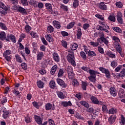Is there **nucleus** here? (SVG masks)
<instances>
[{
    "label": "nucleus",
    "mask_w": 125,
    "mask_h": 125,
    "mask_svg": "<svg viewBox=\"0 0 125 125\" xmlns=\"http://www.w3.org/2000/svg\"><path fill=\"white\" fill-rule=\"evenodd\" d=\"M68 53L67 56H66V59L69 63H70L71 65L73 67H76V62L75 61V56H74V53L72 52H70V50H68Z\"/></svg>",
    "instance_id": "f257e3e1"
},
{
    "label": "nucleus",
    "mask_w": 125,
    "mask_h": 125,
    "mask_svg": "<svg viewBox=\"0 0 125 125\" xmlns=\"http://www.w3.org/2000/svg\"><path fill=\"white\" fill-rule=\"evenodd\" d=\"M11 50H7L3 54V56L7 61H10L11 60Z\"/></svg>",
    "instance_id": "f03ea898"
},
{
    "label": "nucleus",
    "mask_w": 125,
    "mask_h": 125,
    "mask_svg": "<svg viewBox=\"0 0 125 125\" xmlns=\"http://www.w3.org/2000/svg\"><path fill=\"white\" fill-rule=\"evenodd\" d=\"M99 70L103 73V74H105L106 78L108 79H109V78L111 77V75L110 74V72L109 70L103 67H100Z\"/></svg>",
    "instance_id": "7ed1b4c3"
},
{
    "label": "nucleus",
    "mask_w": 125,
    "mask_h": 125,
    "mask_svg": "<svg viewBox=\"0 0 125 125\" xmlns=\"http://www.w3.org/2000/svg\"><path fill=\"white\" fill-rule=\"evenodd\" d=\"M56 93L59 98H61V99H64L66 97V95H67V92L64 90H62L61 91H56Z\"/></svg>",
    "instance_id": "20e7f679"
},
{
    "label": "nucleus",
    "mask_w": 125,
    "mask_h": 125,
    "mask_svg": "<svg viewBox=\"0 0 125 125\" xmlns=\"http://www.w3.org/2000/svg\"><path fill=\"white\" fill-rule=\"evenodd\" d=\"M10 40L12 42H14V43H16V38L15 37V36L13 34H8L6 38V42H9Z\"/></svg>",
    "instance_id": "39448f33"
},
{
    "label": "nucleus",
    "mask_w": 125,
    "mask_h": 125,
    "mask_svg": "<svg viewBox=\"0 0 125 125\" xmlns=\"http://www.w3.org/2000/svg\"><path fill=\"white\" fill-rule=\"evenodd\" d=\"M67 73L68 75V78L70 80H74L75 79V73H74V70H73V69H68Z\"/></svg>",
    "instance_id": "423d86ee"
},
{
    "label": "nucleus",
    "mask_w": 125,
    "mask_h": 125,
    "mask_svg": "<svg viewBox=\"0 0 125 125\" xmlns=\"http://www.w3.org/2000/svg\"><path fill=\"white\" fill-rule=\"evenodd\" d=\"M100 40L104 42L106 45H108V43L109 42V40H107V39L105 38V36L104 35V33L103 32H100Z\"/></svg>",
    "instance_id": "0eeeda50"
},
{
    "label": "nucleus",
    "mask_w": 125,
    "mask_h": 125,
    "mask_svg": "<svg viewBox=\"0 0 125 125\" xmlns=\"http://www.w3.org/2000/svg\"><path fill=\"white\" fill-rule=\"evenodd\" d=\"M109 92L111 96H113V97H116V96H117V90L115 87H111L109 89Z\"/></svg>",
    "instance_id": "6e6552de"
},
{
    "label": "nucleus",
    "mask_w": 125,
    "mask_h": 125,
    "mask_svg": "<svg viewBox=\"0 0 125 125\" xmlns=\"http://www.w3.org/2000/svg\"><path fill=\"white\" fill-rule=\"evenodd\" d=\"M57 82L59 85H61L62 87L66 88L67 86V84H65V82L64 81L62 80V79H60L59 78L57 79Z\"/></svg>",
    "instance_id": "1a4fd4ad"
},
{
    "label": "nucleus",
    "mask_w": 125,
    "mask_h": 125,
    "mask_svg": "<svg viewBox=\"0 0 125 125\" xmlns=\"http://www.w3.org/2000/svg\"><path fill=\"white\" fill-rule=\"evenodd\" d=\"M1 110L3 112L2 117L3 119H7L9 116V112L6 111V108L2 107Z\"/></svg>",
    "instance_id": "9d476101"
},
{
    "label": "nucleus",
    "mask_w": 125,
    "mask_h": 125,
    "mask_svg": "<svg viewBox=\"0 0 125 125\" xmlns=\"http://www.w3.org/2000/svg\"><path fill=\"white\" fill-rule=\"evenodd\" d=\"M16 8L19 12H20V13H21L23 15L24 14H27V12L26 11V9L23 8V7L20 6H17Z\"/></svg>",
    "instance_id": "9b49d317"
},
{
    "label": "nucleus",
    "mask_w": 125,
    "mask_h": 125,
    "mask_svg": "<svg viewBox=\"0 0 125 125\" xmlns=\"http://www.w3.org/2000/svg\"><path fill=\"white\" fill-rule=\"evenodd\" d=\"M34 119L35 122H36L37 124L38 125H42V118L38 115L34 116Z\"/></svg>",
    "instance_id": "f8f14e48"
},
{
    "label": "nucleus",
    "mask_w": 125,
    "mask_h": 125,
    "mask_svg": "<svg viewBox=\"0 0 125 125\" xmlns=\"http://www.w3.org/2000/svg\"><path fill=\"white\" fill-rule=\"evenodd\" d=\"M105 54L108 56V57H110V58L113 59H115L116 58V55L111 51H107L105 52Z\"/></svg>",
    "instance_id": "ddd939ff"
},
{
    "label": "nucleus",
    "mask_w": 125,
    "mask_h": 125,
    "mask_svg": "<svg viewBox=\"0 0 125 125\" xmlns=\"http://www.w3.org/2000/svg\"><path fill=\"white\" fill-rule=\"evenodd\" d=\"M45 39L49 42H54L53 37L50 34H47L45 35Z\"/></svg>",
    "instance_id": "4468645a"
},
{
    "label": "nucleus",
    "mask_w": 125,
    "mask_h": 125,
    "mask_svg": "<svg viewBox=\"0 0 125 125\" xmlns=\"http://www.w3.org/2000/svg\"><path fill=\"white\" fill-rule=\"evenodd\" d=\"M99 7L102 10H107V5L105 4V2H101L99 3Z\"/></svg>",
    "instance_id": "2eb2a0df"
},
{
    "label": "nucleus",
    "mask_w": 125,
    "mask_h": 125,
    "mask_svg": "<svg viewBox=\"0 0 125 125\" xmlns=\"http://www.w3.org/2000/svg\"><path fill=\"white\" fill-rule=\"evenodd\" d=\"M52 24L54 27L57 29H60V28H61V24H60V22L57 21H53Z\"/></svg>",
    "instance_id": "dca6fc26"
},
{
    "label": "nucleus",
    "mask_w": 125,
    "mask_h": 125,
    "mask_svg": "<svg viewBox=\"0 0 125 125\" xmlns=\"http://www.w3.org/2000/svg\"><path fill=\"white\" fill-rule=\"evenodd\" d=\"M53 58L55 62H59L60 61V57L57 53H54L53 54Z\"/></svg>",
    "instance_id": "f3484780"
},
{
    "label": "nucleus",
    "mask_w": 125,
    "mask_h": 125,
    "mask_svg": "<svg viewBox=\"0 0 125 125\" xmlns=\"http://www.w3.org/2000/svg\"><path fill=\"white\" fill-rule=\"evenodd\" d=\"M43 56H44L43 53H42V52H39L37 55V59L38 61L42 60V58H43Z\"/></svg>",
    "instance_id": "a211bd4d"
},
{
    "label": "nucleus",
    "mask_w": 125,
    "mask_h": 125,
    "mask_svg": "<svg viewBox=\"0 0 125 125\" xmlns=\"http://www.w3.org/2000/svg\"><path fill=\"white\" fill-rule=\"evenodd\" d=\"M114 47L116 48V51L118 52H122V46L119 43H116V44L114 46Z\"/></svg>",
    "instance_id": "6ab92c4d"
},
{
    "label": "nucleus",
    "mask_w": 125,
    "mask_h": 125,
    "mask_svg": "<svg viewBox=\"0 0 125 125\" xmlns=\"http://www.w3.org/2000/svg\"><path fill=\"white\" fill-rule=\"evenodd\" d=\"M118 112V110L117 109L114 108H111L108 110V114L109 115H115V114H116V113Z\"/></svg>",
    "instance_id": "aec40b11"
},
{
    "label": "nucleus",
    "mask_w": 125,
    "mask_h": 125,
    "mask_svg": "<svg viewBox=\"0 0 125 125\" xmlns=\"http://www.w3.org/2000/svg\"><path fill=\"white\" fill-rule=\"evenodd\" d=\"M57 69H58L57 65H54L51 69L50 74L51 75H54L55 74V72L57 71Z\"/></svg>",
    "instance_id": "412c9836"
},
{
    "label": "nucleus",
    "mask_w": 125,
    "mask_h": 125,
    "mask_svg": "<svg viewBox=\"0 0 125 125\" xmlns=\"http://www.w3.org/2000/svg\"><path fill=\"white\" fill-rule=\"evenodd\" d=\"M88 72L90 75V76H93L94 77H96V75H99V72H98L95 70L90 69V70H89Z\"/></svg>",
    "instance_id": "4be33fe9"
},
{
    "label": "nucleus",
    "mask_w": 125,
    "mask_h": 125,
    "mask_svg": "<svg viewBox=\"0 0 125 125\" xmlns=\"http://www.w3.org/2000/svg\"><path fill=\"white\" fill-rule=\"evenodd\" d=\"M0 40L1 41H4V40L6 41V34H5V32H0Z\"/></svg>",
    "instance_id": "5701e85b"
},
{
    "label": "nucleus",
    "mask_w": 125,
    "mask_h": 125,
    "mask_svg": "<svg viewBox=\"0 0 125 125\" xmlns=\"http://www.w3.org/2000/svg\"><path fill=\"white\" fill-rule=\"evenodd\" d=\"M91 101L92 102V103L93 104H98V99L96 98L95 96H92L90 98Z\"/></svg>",
    "instance_id": "b1692460"
},
{
    "label": "nucleus",
    "mask_w": 125,
    "mask_h": 125,
    "mask_svg": "<svg viewBox=\"0 0 125 125\" xmlns=\"http://www.w3.org/2000/svg\"><path fill=\"white\" fill-rule=\"evenodd\" d=\"M37 84L39 88H43V85H44V83L41 81V80H39L37 81Z\"/></svg>",
    "instance_id": "393cba45"
},
{
    "label": "nucleus",
    "mask_w": 125,
    "mask_h": 125,
    "mask_svg": "<svg viewBox=\"0 0 125 125\" xmlns=\"http://www.w3.org/2000/svg\"><path fill=\"white\" fill-rule=\"evenodd\" d=\"M62 104L63 107H68V106H72L73 105L70 101L68 102H62Z\"/></svg>",
    "instance_id": "a878e982"
},
{
    "label": "nucleus",
    "mask_w": 125,
    "mask_h": 125,
    "mask_svg": "<svg viewBox=\"0 0 125 125\" xmlns=\"http://www.w3.org/2000/svg\"><path fill=\"white\" fill-rule=\"evenodd\" d=\"M24 30L27 34H29V33H30L31 31V30H32V27L28 24H26L24 26Z\"/></svg>",
    "instance_id": "bb28decb"
},
{
    "label": "nucleus",
    "mask_w": 125,
    "mask_h": 125,
    "mask_svg": "<svg viewBox=\"0 0 125 125\" xmlns=\"http://www.w3.org/2000/svg\"><path fill=\"white\" fill-rule=\"evenodd\" d=\"M80 104L82 105L83 106H84V107H85L86 108H89V104L88 103L84 101H80Z\"/></svg>",
    "instance_id": "cd10ccee"
},
{
    "label": "nucleus",
    "mask_w": 125,
    "mask_h": 125,
    "mask_svg": "<svg viewBox=\"0 0 125 125\" xmlns=\"http://www.w3.org/2000/svg\"><path fill=\"white\" fill-rule=\"evenodd\" d=\"M77 32V39H80L82 37V35H83V33H82V29L78 28Z\"/></svg>",
    "instance_id": "c85d7f7f"
},
{
    "label": "nucleus",
    "mask_w": 125,
    "mask_h": 125,
    "mask_svg": "<svg viewBox=\"0 0 125 125\" xmlns=\"http://www.w3.org/2000/svg\"><path fill=\"white\" fill-rule=\"evenodd\" d=\"M75 24H76V22L75 21H72L70 23H69L68 24H67L66 28L68 30H70V29H72L75 26Z\"/></svg>",
    "instance_id": "c756f323"
},
{
    "label": "nucleus",
    "mask_w": 125,
    "mask_h": 125,
    "mask_svg": "<svg viewBox=\"0 0 125 125\" xmlns=\"http://www.w3.org/2000/svg\"><path fill=\"white\" fill-rule=\"evenodd\" d=\"M0 7L5 10V11H7L8 8H7L6 6L4 4V3H2V2L0 1Z\"/></svg>",
    "instance_id": "7c9ffc66"
},
{
    "label": "nucleus",
    "mask_w": 125,
    "mask_h": 125,
    "mask_svg": "<svg viewBox=\"0 0 125 125\" xmlns=\"http://www.w3.org/2000/svg\"><path fill=\"white\" fill-rule=\"evenodd\" d=\"M45 6L46 7V9L48 10V11H50V12L52 11V6L50 3H46L45 4Z\"/></svg>",
    "instance_id": "2f4dec72"
},
{
    "label": "nucleus",
    "mask_w": 125,
    "mask_h": 125,
    "mask_svg": "<svg viewBox=\"0 0 125 125\" xmlns=\"http://www.w3.org/2000/svg\"><path fill=\"white\" fill-rule=\"evenodd\" d=\"M30 36L32 38H37L38 37V34L36 33L34 31H31L29 32Z\"/></svg>",
    "instance_id": "473e14b6"
},
{
    "label": "nucleus",
    "mask_w": 125,
    "mask_h": 125,
    "mask_svg": "<svg viewBox=\"0 0 125 125\" xmlns=\"http://www.w3.org/2000/svg\"><path fill=\"white\" fill-rule=\"evenodd\" d=\"M49 85L51 88L54 89V88L56 87L55 82L53 81H50Z\"/></svg>",
    "instance_id": "72a5a7b5"
},
{
    "label": "nucleus",
    "mask_w": 125,
    "mask_h": 125,
    "mask_svg": "<svg viewBox=\"0 0 125 125\" xmlns=\"http://www.w3.org/2000/svg\"><path fill=\"white\" fill-rule=\"evenodd\" d=\"M112 29L113 31H114L115 32H116V33H121L123 32L122 29L119 27H113Z\"/></svg>",
    "instance_id": "f704fd0d"
},
{
    "label": "nucleus",
    "mask_w": 125,
    "mask_h": 125,
    "mask_svg": "<svg viewBox=\"0 0 125 125\" xmlns=\"http://www.w3.org/2000/svg\"><path fill=\"white\" fill-rule=\"evenodd\" d=\"M88 79L89 80L90 82H91L92 83H94V82H95V81L96 80V76H93L90 75L88 76Z\"/></svg>",
    "instance_id": "c9c22d12"
},
{
    "label": "nucleus",
    "mask_w": 125,
    "mask_h": 125,
    "mask_svg": "<svg viewBox=\"0 0 125 125\" xmlns=\"http://www.w3.org/2000/svg\"><path fill=\"white\" fill-rule=\"evenodd\" d=\"M54 31V28L51 25H49L47 26V32L48 33H52Z\"/></svg>",
    "instance_id": "e433bc0d"
},
{
    "label": "nucleus",
    "mask_w": 125,
    "mask_h": 125,
    "mask_svg": "<svg viewBox=\"0 0 125 125\" xmlns=\"http://www.w3.org/2000/svg\"><path fill=\"white\" fill-rule=\"evenodd\" d=\"M51 108H52V104L49 103L45 105V110H51Z\"/></svg>",
    "instance_id": "4c0bfd02"
},
{
    "label": "nucleus",
    "mask_w": 125,
    "mask_h": 125,
    "mask_svg": "<svg viewBox=\"0 0 125 125\" xmlns=\"http://www.w3.org/2000/svg\"><path fill=\"white\" fill-rule=\"evenodd\" d=\"M79 6V0H73V7L74 8H77Z\"/></svg>",
    "instance_id": "58836bf2"
},
{
    "label": "nucleus",
    "mask_w": 125,
    "mask_h": 125,
    "mask_svg": "<svg viewBox=\"0 0 125 125\" xmlns=\"http://www.w3.org/2000/svg\"><path fill=\"white\" fill-rule=\"evenodd\" d=\"M72 84L73 85H74V86H79L80 83H79V82L77 79L74 78L72 81Z\"/></svg>",
    "instance_id": "ea45409f"
},
{
    "label": "nucleus",
    "mask_w": 125,
    "mask_h": 125,
    "mask_svg": "<svg viewBox=\"0 0 125 125\" xmlns=\"http://www.w3.org/2000/svg\"><path fill=\"white\" fill-rule=\"evenodd\" d=\"M108 20H110V21H111V22H115L116 17L113 15H110L108 17Z\"/></svg>",
    "instance_id": "a19ab883"
},
{
    "label": "nucleus",
    "mask_w": 125,
    "mask_h": 125,
    "mask_svg": "<svg viewBox=\"0 0 125 125\" xmlns=\"http://www.w3.org/2000/svg\"><path fill=\"white\" fill-rule=\"evenodd\" d=\"M24 121L26 124H29V123H31L32 122V119L30 118V116H26L24 118Z\"/></svg>",
    "instance_id": "79ce46f5"
},
{
    "label": "nucleus",
    "mask_w": 125,
    "mask_h": 125,
    "mask_svg": "<svg viewBox=\"0 0 125 125\" xmlns=\"http://www.w3.org/2000/svg\"><path fill=\"white\" fill-rule=\"evenodd\" d=\"M120 124L121 125H125V118L124 115H121V118L120 120Z\"/></svg>",
    "instance_id": "37998d69"
},
{
    "label": "nucleus",
    "mask_w": 125,
    "mask_h": 125,
    "mask_svg": "<svg viewBox=\"0 0 125 125\" xmlns=\"http://www.w3.org/2000/svg\"><path fill=\"white\" fill-rule=\"evenodd\" d=\"M74 117H75V118H76L78 120H83V117H82V116H81V114H80V113L78 112H76L75 114Z\"/></svg>",
    "instance_id": "c03bdc74"
},
{
    "label": "nucleus",
    "mask_w": 125,
    "mask_h": 125,
    "mask_svg": "<svg viewBox=\"0 0 125 125\" xmlns=\"http://www.w3.org/2000/svg\"><path fill=\"white\" fill-rule=\"evenodd\" d=\"M115 120L116 117H114L113 116H110L108 118V121L109 122V123H110V124H114V123H115Z\"/></svg>",
    "instance_id": "a18cd8bd"
},
{
    "label": "nucleus",
    "mask_w": 125,
    "mask_h": 125,
    "mask_svg": "<svg viewBox=\"0 0 125 125\" xmlns=\"http://www.w3.org/2000/svg\"><path fill=\"white\" fill-rule=\"evenodd\" d=\"M15 57L17 62H19V63H22V59H21V57H20L19 55H18V54L16 55L15 56Z\"/></svg>",
    "instance_id": "49530a36"
},
{
    "label": "nucleus",
    "mask_w": 125,
    "mask_h": 125,
    "mask_svg": "<svg viewBox=\"0 0 125 125\" xmlns=\"http://www.w3.org/2000/svg\"><path fill=\"white\" fill-rule=\"evenodd\" d=\"M110 66L112 68H116L117 66H118V62L115 61L111 62L110 63Z\"/></svg>",
    "instance_id": "de8ad7c7"
},
{
    "label": "nucleus",
    "mask_w": 125,
    "mask_h": 125,
    "mask_svg": "<svg viewBox=\"0 0 125 125\" xmlns=\"http://www.w3.org/2000/svg\"><path fill=\"white\" fill-rule=\"evenodd\" d=\"M13 93H14V94H15V95L16 96H21V94H20V92L16 90V89L14 88L13 90Z\"/></svg>",
    "instance_id": "09e8293b"
},
{
    "label": "nucleus",
    "mask_w": 125,
    "mask_h": 125,
    "mask_svg": "<svg viewBox=\"0 0 125 125\" xmlns=\"http://www.w3.org/2000/svg\"><path fill=\"white\" fill-rule=\"evenodd\" d=\"M63 74H64V71L62 69H60L58 74V78H61V77H62Z\"/></svg>",
    "instance_id": "8fccbe9b"
},
{
    "label": "nucleus",
    "mask_w": 125,
    "mask_h": 125,
    "mask_svg": "<svg viewBox=\"0 0 125 125\" xmlns=\"http://www.w3.org/2000/svg\"><path fill=\"white\" fill-rule=\"evenodd\" d=\"M80 55L83 60H86V55L83 51L80 52Z\"/></svg>",
    "instance_id": "3c124183"
},
{
    "label": "nucleus",
    "mask_w": 125,
    "mask_h": 125,
    "mask_svg": "<svg viewBox=\"0 0 125 125\" xmlns=\"http://www.w3.org/2000/svg\"><path fill=\"white\" fill-rule=\"evenodd\" d=\"M112 40L116 42L115 44H116V43H119V42H120V39H119V38H118L117 36L112 37Z\"/></svg>",
    "instance_id": "603ef678"
},
{
    "label": "nucleus",
    "mask_w": 125,
    "mask_h": 125,
    "mask_svg": "<svg viewBox=\"0 0 125 125\" xmlns=\"http://www.w3.org/2000/svg\"><path fill=\"white\" fill-rule=\"evenodd\" d=\"M89 44H90V45H92V46H93L94 47H96L98 46V45L99 44L97 42H89Z\"/></svg>",
    "instance_id": "864d4df0"
},
{
    "label": "nucleus",
    "mask_w": 125,
    "mask_h": 125,
    "mask_svg": "<svg viewBox=\"0 0 125 125\" xmlns=\"http://www.w3.org/2000/svg\"><path fill=\"white\" fill-rule=\"evenodd\" d=\"M125 76V69L123 68L120 73L119 74L120 78H124Z\"/></svg>",
    "instance_id": "5fc2aeb1"
},
{
    "label": "nucleus",
    "mask_w": 125,
    "mask_h": 125,
    "mask_svg": "<svg viewBox=\"0 0 125 125\" xmlns=\"http://www.w3.org/2000/svg\"><path fill=\"white\" fill-rule=\"evenodd\" d=\"M88 54L89 56H91L92 57H93V56H96V54H95V52L91 50H89L88 51Z\"/></svg>",
    "instance_id": "6e6d98bb"
},
{
    "label": "nucleus",
    "mask_w": 125,
    "mask_h": 125,
    "mask_svg": "<svg viewBox=\"0 0 125 125\" xmlns=\"http://www.w3.org/2000/svg\"><path fill=\"white\" fill-rule=\"evenodd\" d=\"M99 24H100V25H102V26H106L107 23H106V21L103 19V20H102L99 21Z\"/></svg>",
    "instance_id": "4d7b16f0"
},
{
    "label": "nucleus",
    "mask_w": 125,
    "mask_h": 125,
    "mask_svg": "<svg viewBox=\"0 0 125 125\" xmlns=\"http://www.w3.org/2000/svg\"><path fill=\"white\" fill-rule=\"evenodd\" d=\"M78 48V44L74 43L71 47V50H76Z\"/></svg>",
    "instance_id": "13d9d810"
},
{
    "label": "nucleus",
    "mask_w": 125,
    "mask_h": 125,
    "mask_svg": "<svg viewBox=\"0 0 125 125\" xmlns=\"http://www.w3.org/2000/svg\"><path fill=\"white\" fill-rule=\"evenodd\" d=\"M119 96L120 98L125 97V92L123 90L119 91Z\"/></svg>",
    "instance_id": "bf43d9fd"
},
{
    "label": "nucleus",
    "mask_w": 125,
    "mask_h": 125,
    "mask_svg": "<svg viewBox=\"0 0 125 125\" xmlns=\"http://www.w3.org/2000/svg\"><path fill=\"white\" fill-rule=\"evenodd\" d=\"M32 104H33L34 107L36 108V109H39V108H40V105H39V103H38L36 101H34L32 103Z\"/></svg>",
    "instance_id": "052dcab7"
},
{
    "label": "nucleus",
    "mask_w": 125,
    "mask_h": 125,
    "mask_svg": "<svg viewBox=\"0 0 125 125\" xmlns=\"http://www.w3.org/2000/svg\"><path fill=\"white\" fill-rule=\"evenodd\" d=\"M61 8L62 9L63 11H68V6H65L63 4L61 5Z\"/></svg>",
    "instance_id": "680f3d73"
},
{
    "label": "nucleus",
    "mask_w": 125,
    "mask_h": 125,
    "mask_svg": "<svg viewBox=\"0 0 125 125\" xmlns=\"http://www.w3.org/2000/svg\"><path fill=\"white\" fill-rule=\"evenodd\" d=\"M0 27L2 29V30H7V27L5 24L2 22H0Z\"/></svg>",
    "instance_id": "e2e57ef3"
},
{
    "label": "nucleus",
    "mask_w": 125,
    "mask_h": 125,
    "mask_svg": "<svg viewBox=\"0 0 125 125\" xmlns=\"http://www.w3.org/2000/svg\"><path fill=\"white\" fill-rule=\"evenodd\" d=\"M86 86H87V83L85 82H82V88L83 90H86Z\"/></svg>",
    "instance_id": "0e129e2a"
},
{
    "label": "nucleus",
    "mask_w": 125,
    "mask_h": 125,
    "mask_svg": "<svg viewBox=\"0 0 125 125\" xmlns=\"http://www.w3.org/2000/svg\"><path fill=\"white\" fill-rule=\"evenodd\" d=\"M116 6L119 8H122L123 7V3L121 1H118L116 3Z\"/></svg>",
    "instance_id": "69168bd1"
},
{
    "label": "nucleus",
    "mask_w": 125,
    "mask_h": 125,
    "mask_svg": "<svg viewBox=\"0 0 125 125\" xmlns=\"http://www.w3.org/2000/svg\"><path fill=\"white\" fill-rule=\"evenodd\" d=\"M102 111L104 112V113L108 112V107H107V106H106L105 104H104L102 106Z\"/></svg>",
    "instance_id": "338daca9"
},
{
    "label": "nucleus",
    "mask_w": 125,
    "mask_h": 125,
    "mask_svg": "<svg viewBox=\"0 0 125 125\" xmlns=\"http://www.w3.org/2000/svg\"><path fill=\"white\" fill-rule=\"evenodd\" d=\"M21 2L24 6L28 5V0H21Z\"/></svg>",
    "instance_id": "774afa93"
}]
</instances>
